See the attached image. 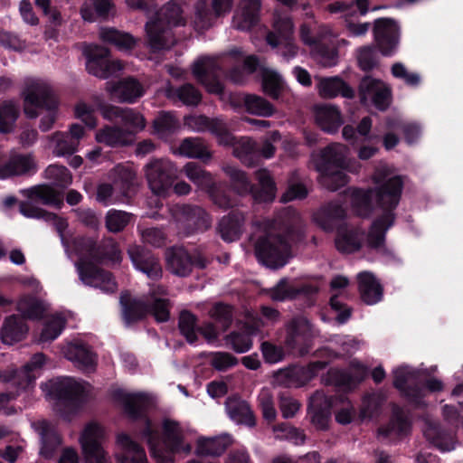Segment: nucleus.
<instances>
[{"label":"nucleus","instance_id":"nucleus-6","mask_svg":"<svg viewBox=\"0 0 463 463\" xmlns=\"http://www.w3.org/2000/svg\"><path fill=\"white\" fill-rule=\"evenodd\" d=\"M185 24L181 5L171 0L156 13L154 20L146 24L147 43L153 52H158L167 47L166 34L172 27Z\"/></svg>","mask_w":463,"mask_h":463},{"label":"nucleus","instance_id":"nucleus-61","mask_svg":"<svg viewBox=\"0 0 463 463\" xmlns=\"http://www.w3.org/2000/svg\"><path fill=\"white\" fill-rule=\"evenodd\" d=\"M393 384L394 386L411 396L409 391L410 387L419 380V372L410 370L406 366H402L393 371Z\"/></svg>","mask_w":463,"mask_h":463},{"label":"nucleus","instance_id":"nucleus-45","mask_svg":"<svg viewBox=\"0 0 463 463\" xmlns=\"http://www.w3.org/2000/svg\"><path fill=\"white\" fill-rule=\"evenodd\" d=\"M39 432L43 443L40 453L45 458H52L61 446V438L54 428L47 421L39 423Z\"/></svg>","mask_w":463,"mask_h":463},{"label":"nucleus","instance_id":"nucleus-32","mask_svg":"<svg viewBox=\"0 0 463 463\" xmlns=\"http://www.w3.org/2000/svg\"><path fill=\"white\" fill-rule=\"evenodd\" d=\"M260 327L259 319H254L250 322L239 321L236 324L235 329L232 331L226 337L227 343L231 347H251V337L256 335Z\"/></svg>","mask_w":463,"mask_h":463},{"label":"nucleus","instance_id":"nucleus-12","mask_svg":"<svg viewBox=\"0 0 463 463\" xmlns=\"http://www.w3.org/2000/svg\"><path fill=\"white\" fill-rule=\"evenodd\" d=\"M83 53L86 57L88 72L100 79H108L123 69L118 61L109 59V50L99 45L87 46Z\"/></svg>","mask_w":463,"mask_h":463},{"label":"nucleus","instance_id":"nucleus-39","mask_svg":"<svg viewBox=\"0 0 463 463\" xmlns=\"http://www.w3.org/2000/svg\"><path fill=\"white\" fill-rule=\"evenodd\" d=\"M16 310L21 314L24 321L41 320L44 317L47 311V306L42 299L33 296L24 295L19 298L16 303Z\"/></svg>","mask_w":463,"mask_h":463},{"label":"nucleus","instance_id":"nucleus-38","mask_svg":"<svg viewBox=\"0 0 463 463\" xmlns=\"http://www.w3.org/2000/svg\"><path fill=\"white\" fill-rule=\"evenodd\" d=\"M317 126L328 134H335L344 124V120L338 108L335 106H320L315 111Z\"/></svg>","mask_w":463,"mask_h":463},{"label":"nucleus","instance_id":"nucleus-51","mask_svg":"<svg viewBox=\"0 0 463 463\" xmlns=\"http://www.w3.org/2000/svg\"><path fill=\"white\" fill-rule=\"evenodd\" d=\"M179 153L189 158H198L203 161L210 160L212 154L201 138L185 137L179 146Z\"/></svg>","mask_w":463,"mask_h":463},{"label":"nucleus","instance_id":"nucleus-5","mask_svg":"<svg viewBox=\"0 0 463 463\" xmlns=\"http://www.w3.org/2000/svg\"><path fill=\"white\" fill-rule=\"evenodd\" d=\"M50 387L60 403H64L67 407V410L57 408V411L67 420H70L71 415L78 412L95 397V392L90 383L72 377L52 380Z\"/></svg>","mask_w":463,"mask_h":463},{"label":"nucleus","instance_id":"nucleus-55","mask_svg":"<svg viewBox=\"0 0 463 463\" xmlns=\"http://www.w3.org/2000/svg\"><path fill=\"white\" fill-rule=\"evenodd\" d=\"M243 104L247 112L260 117H270L276 111L269 101L254 94L246 95L243 99Z\"/></svg>","mask_w":463,"mask_h":463},{"label":"nucleus","instance_id":"nucleus-13","mask_svg":"<svg viewBox=\"0 0 463 463\" xmlns=\"http://www.w3.org/2000/svg\"><path fill=\"white\" fill-rule=\"evenodd\" d=\"M175 216L178 228L184 236L203 232L211 226L210 215L198 205L183 204L178 206Z\"/></svg>","mask_w":463,"mask_h":463},{"label":"nucleus","instance_id":"nucleus-23","mask_svg":"<svg viewBox=\"0 0 463 463\" xmlns=\"http://www.w3.org/2000/svg\"><path fill=\"white\" fill-rule=\"evenodd\" d=\"M189 125L197 131H210L220 145H232L235 136L229 130L225 122L219 118H210L205 115L194 116L189 118Z\"/></svg>","mask_w":463,"mask_h":463},{"label":"nucleus","instance_id":"nucleus-14","mask_svg":"<svg viewBox=\"0 0 463 463\" xmlns=\"http://www.w3.org/2000/svg\"><path fill=\"white\" fill-rule=\"evenodd\" d=\"M221 66L216 60L210 57H202L193 64L192 72L194 78L203 85L211 94L222 95L224 85L220 80Z\"/></svg>","mask_w":463,"mask_h":463},{"label":"nucleus","instance_id":"nucleus-53","mask_svg":"<svg viewBox=\"0 0 463 463\" xmlns=\"http://www.w3.org/2000/svg\"><path fill=\"white\" fill-rule=\"evenodd\" d=\"M19 115V107L14 101L5 100L2 102L0 104V133L13 132Z\"/></svg>","mask_w":463,"mask_h":463},{"label":"nucleus","instance_id":"nucleus-35","mask_svg":"<svg viewBox=\"0 0 463 463\" xmlns=\"http://www.w3.org/2000/svg\"><path fill=\"white\" fill-rule=\"evenodd\" d=\"M346 209L337 202L326 203L315 219L318 225L326 232H332L337 228V222L346 218Z\"/></svg>","mask_w":463,"mask_h":463},{"label":"nucleus","instance_id":"nucleus-8","mask_svg":"<svg viewBox=\"0 0 463 463\" xmlns=\"http://www.w3.org/2000/svg\"><path fill=\"white\" fill-rule=\"evenodd\" d=\"M291 245L285 235L267 234L255 243V255L260 262L272 269L286 265Z\"/></svg>","mask_w":463,"mask_h":463},{"label":"nucleus","instance_id":"nucleus-28","mask_svg":"<svg viewBox=\"0 0 463 463\" xmlns=\"http://www.w3.org/2000/svg\"><path fill=\"white\" fill-rule=\"evenodd\" d=\"M29 331V326L19 315H10L4 319L1 327V340L4 345H12L24 340Z\"/></svg>","mask_w":463,"mask_h":463},{"label":"nucleus","instance_id":"nucleus-57","mask_svg":"<svg viewBox=\"0 0 463 463\" xmlns=\"http://www.w3.org/2000/svg\"><path fill=\"white\" fill-rule=\"evenodd\" d=\"M85 129L82 125L78 123L71 124L69 135L57 144L59 153L61 155H72L77 150L79 141L83 137Z\"/></svg>","mask_w":463,"mask_h":463},{"label":"nucleus","instance_id":"nucleus-46","mask_svg":"<svg viewBox=\"0 0 463 463\" xmlns=\"http://www.w3.org/2000/svg\"><path fill=\"white\" fill-rule=\"evenodd\" d=\"M99 143H103L111 147L126 146L130 141L129 132L117 126H105L96 135Z\"/></svg>","mask_w":463,"mask_h":463},{"label":"nucleus","instance_id":"nucleus-54","mask_svg":"<svg viewBox=\"0 0 463 463\" xmlns=\"http://www.w3.org/2000/svg\"><path fill=\"white\" fill-rule=\"evenodd\" d=\"M100 39L105 43L115 45L119 50H130L136 45V40L130 33L115 28L101 29Z\"/></svg>","mask_w":463,"mask_h":463},{"label":"nucleus","instance_id":"nucleus-15","mask_svg":"<svg viewBox=\"0 0 463 463\" xmlns=\"http://www.w3.org/2000/svg\"><path fill=\"white\" fill-rule=\"evenodd\" d=\"M46 361L47 358L44 354L36 353L20 370L6 369L2 371L1 382L12 383L19 389L26 390L34 383Z\"/></svg>","mask_w":463,"mask_h":463},{"label":"nucleus","instance_id":"nucleus-48","mask_svg":"<svg viewBox=\"0 0 463 463\" xmlns=\"http://www.w3.org/2000/svg\"><path fill=\"white\" fill-rule=\"evenodd\" d=\"M105 438V430L101 425L96 422L88 423L80 438L83 451L101 448Z\"/></svg>","mask_w":463,"mask_h":463},{"label":"nucleus","instance_id":"nucleus-16","mask_svg":"<svg viewBox=\"0 0 463 463\" xmlns=\"http://www.w3.org/2000/svg\"><path fill=\"white\" fill-rule=\"evenodd\" d=\"M146 175L151 191L165 196L172 189L176 177L175 171L169 162L156 160L146 165Z\"/></svg>","mask_w":463,"mask_h":463},{"label":"nucleus","instance_id":"nucleus-1","mask_svg":"<svg viewBox=\"0 0 463 463\" xmlns=\"http://www.w3.org/2000/svg\"><path fill=\"white\" fill-rule=\"evenodd\" d=\"M404 186L401 175L391 176L377 189V207L383 211L372 222L367 235L368 246L371 249H380L385 243L386 232L394 224L398 207Z\"/></svg>","mask_w":463,"mask_h":463},{"label":"nucleus","instance_id":"nucleus-52","mask_svg":"<svg viewBox=\"0 0 463 463\" xmlns=\"http://www.w3.org/2000/svg\"><path fill=\"white\" fill-rule=\"evenodd\" d=\"M198 317L190 310L184 309L179 313L178 329L188 344L194 345L197 341Z\"/></svg>","mask_w":463,"mask_h":463},{"label":"nucleus","instance_id":"nucleus-27","mask_svg":"<svg viewBox=\"0 0 463 463\" xmlns=\"http://www.w3.org/2000/svg\"><path fill=\"white\" fill-rule=\"evenodd\" d=\"M346 147L339 143H333L321 150L317 169L319 173H327L331 169H344Z\"/></svg>","mask_w":463,"mask_h":463},{"label":"nucleus","instance_id":"nucleus-63","mask_svg":"<svg viewBox=\"0 0 463 463\" xmlns=\"http://www.w3.org/2000/svg\"><path fill=\"white\" fill-rule=\"evenodd\" d=\"M211 318L219 323L222 331H227L233 321V308L231 305L218 302L210 309Z\"/></svg>","mask_w":463,"mask_h":463},{"label":"nucleus","instance_id":"nucleus-44","mask_svg":"<svg viewBox=\"0 0 463 463\" xmlns=\"http://www.w3.org/2000/svg\"><path fill=\"white\" fill-rule=\"evenodd\" d=\"M63 355L75 367L84 372H94L98 355L91 349H64Z\"/></svg>","mask_w":463,"mask_h":463},{"label":"nucleus","instance_id":"nucleus-21","mask_svg":"<svg viewBox=\"0 0 463 463\" xmlns=\"http://www.w3.org/2000/svg\"><path fill=\"white\" fill-rule=\"evenodd\" d=\"M365 232L359 227L342 223L335 229V247L342 254L359 251L364 243Z\"/></svg>","mask_w":463,"mask_h":463},{"label":"nucleus","instance_id":"nucleus-42","mask_svg":"<svg viewBox=\"0 0 463 463\" xmlns=\"http://www.w3.org/2000/svg\"><path fill=\"white\" fill-rule=\"evenodd\" d=\"M179 120L171 111L161 110L152 122V133L160 139H167L179 128Z\"/></svg>","mask_w":463,"mask_h":463},{"label":"nucleus","instance_id":"nucleus-9","mask_svg":"<svg viewBox=\"0 0 463 463\" xmlns=\"http://www.w3.org/2000/svg\"><path fill=\"white\" fill-rule=\"evenodd\" d=\"M165 255L166 269L174 275L182 278L189 276L194 268L203 269L209 264V260L201 251L195 250L190 253L183 246L169 247Z\"/></svg>","mask_w":463,"mask_h":463},{"label":"nucleus","instance_id":"nucleus-19","mask_svg":"<svg viewBox=\"0 0 463 463\" xmlns=\"http://www.w3.org/2000/svg\"><path fill=\"white\" fill-rule=\"evenodd\" d=\"M390 177L381 181L375 179L377 184L374 188L350 187L347 193L350 198L352 212L361 218H369L374 210L373 200L377 205V189L380 188Z\"/></svg>","mask_w":463,"mask_h":463},{"label":"nucleus","instance_id":"nucleus-33","mask_svg":"<svg viewBox=\"0 0 463 463\" xmlns=\"http://www.w3.org/2000/svg\"><path fill=\"white\" fill-rule=\"evenodd\" d=\"M244 221V214L240 211H232L223 216L217 228L221 238L227 242L239 240L242 233Z\"/></svg>","mask_w":463,"mask_h":463},{"label":"nucleus","instance_id":"nucleus-40","mask_svg":"<svg viewBox=\"0 0 463 463\" xmlns=\"http://www.w3.org/2000/svg\"><path fill=\"white\" fill-rule=\"evenodd\" d=\"M232 438L228 435H221L213 438H199L196 443L195 451L202 456H220L232 444Z\"/></svg>","mask_w":463,"mask_h":463},{"label":"nucleus","instance_id":"nucleus-4","mask_svg":"<svg viewBox=\"0 0 463 463\" xmlns=\"http://www.w3.org/2000/svg\"><path fill=\"white\" fill-rule=\"evenodd\" d=\"M164 439L160 440L154 431L151 422L145 420L143 436L147 439L152 457L159 463H168L172 460V453L177 451L189 452L191 446L184 442L183 430L177 421L165 420L163 421Z\"/></svg>","mask_w":463,"mask_h":463},{"label":"nucleus","instance_id":"nucleus-43","mask_svg":"<svg viewBox=\"0 0 463 463\" xmlns=\"http://www.w3.org/2000/svg\"><path fill=\"white\" fill-rule=\"evenodd\" d=\"M292 34V21L289 18H279L273 24V31L268 33L266 41L273 48L279 45H289Z\"/></svg>","mask_w":463,"mask_h":463},{"label":"nucleus","instance_id":"nucleus-60","mask_svg":"<svg viewBox=\"0 0 463 463\" xmlns=\"http://www.w3.org/2000/svg\"><path fill=\"white\" fill-rule=\"evenodd\" d=\"M120 122L126 128L124 129L129 132L130 138L146 127V119L143 115L130 108H124Z\"/></svg>","mask_w":463,"mask_h":463},{"label":"nucleus","instance_id":"nucleus-37","mask_svg":"<svg viewBox=\"0 0 463 463\" xmlns=\"http://www.w3.org/2000/svg\"><path fill=\"white\" fill-rule=\"evenodd\" d=\"M317 89L319 95L324 99H333L338 95L347 99L354 97V89L338 76L322 78Z\"/></svg>","mask_w":463,"mask_h":463},{"label":"nucleus","instance_id":"nucleus-7","mask_svg":"<svg viewBox=\"0 0 463 463\" xmlns=\"http://www.w3.org/2000/svg\"><path fill=\"white\" fill-rule=\"evenodd\" d=\"M224 171L234 183V186L239 194H243V195L250 194L253 201L258 203L274 201L277 186L267 169L256 171L255 175L258 184H251L246 173L236 167L227 166Z\"/></svg>","mask_w":463,"mask_h":463},{"label":"nucleus","instance_id":"nucleus-2","mask_svg":"<svg viewBox=\"0 0 463 463\" xmlns=\"http://www.w3.org/2000/svg\"><path fill=\"white\" fill-rule=\"evenodd\" d=\"M22 96L26 118H36L40 115L38 109L46 111L41 118L39 128L43 132L49 131L57 120L59 109V100L52 88L39 80H28L22 90Z\"/></svg>","mask_w":463,"mask_h":463},{"label":"nucleus","instance_id":"nucleus-62","mask_svg":"<svg viewBox=\"0 0 463 463\" xmlns=\"http://www.w3.org/2000/svg\"><path fill=\"white\" fill-rule=\"evenodd\" d=\"M261 86L266 95L278 99L282 90V80L277 72L265 69L262 71Z\"/></svg>","mask_w":463,"mask_h":463},{"label":"nucleus","instance_id":"nucleus-47","mask_svg":"<svg viewBox=\"0 0 463 463\" xmlns=\"http://www.w3.org/2000/svg\"><path fill=\"white\" fill-rule=\"evenodd\" d=\"M423 432L426 439L440 450L449 451L454 449L452 436L441 431L437 422L426 420Z\"/></svg>","mask_w":463,"mask_h":463},{"label":"nucleus","instance_id":"nucleus-26","mask_svg":"<svg viewBox=\"0 0 463 463\" xmlns=\"http://www.w3.org/2000/svg\"><path fill=\"white\" fill-rule=\"evenodd\" d=\"M310 325L304 317H294L286 324L287 347H309Z\"/></svg>","mask_w":463,"mask_h":463},{"label":"nucleus","instance_id":"nucleus-64","mask_svg":"<svg viewBox=\"0 0 463 463\" xmlns=\"http://www.w3.org/2000/svg\"><path fill=\"white\" fill-rule=\"evenodd\" d=\"M321 174V184L329 191L335 192L344 187L348 182V176L343 169H331Z\"/></svg>","mask_w":463,"mask_h":463},{"label":"nucleus","instance_id":"nucleus-20","mask_svg":"<svg viewBox=\"0 0 463 463\" xmlns=\"http://www.w3.org/2000/svg\"><path fill=\"white\" fill-rule=\"evenodd\" d=\"M233 0H199L196 4L194 24L199 30H208L214 20L229 12Z\"/></svg>","mask_w":463,"mask_h":463},{"label":"nucleus","instance_id":"nucleus-10","mask_svg":"<svg viewBox=\"0 0 463 463\" xmlns=\"http://www.w3.org/2000/svg\"><path fill=\"white\" fill-rule=\"evenodd\" d=\"M90 258L80 255L76 268L80 279L83 284L101 289L105 293H114L118 289V283L113 274L98 266Z\"/></svg>","mask_w":463,"mask_h":463},{"label":"nucleus","instance_id":"nucleus-56","mask_svg":"<svg viewBox=\"0 0 463 463\" xmlns=\"http://www.w3.org/2000/svg\"><path fill=\"white\" fill-rule=\"evenodd\" d=\"M148 314L157 323L167 322L170 319L171 301L168 298L156 297V292L151 294V299H146Z\"/></svg>","mask_w":463,"mask_h":463},{"label":"nucleus","instance_id":"nucleus-3","mask_svg":"<svg viewBox=\"0 0 463 463\" xmlns=\"http://www.w3.org/2000/svg\"><path fill=\"white\" fill-rule=\"evenodd\" d=\"M184 171L190 181L207 193L218 208L226 211L239 205L240 196L243 194L238 193L232 180L231 185L224 182H215L210 172L194 162L187 163Z\"/></svg>","mask_w":463,"mask_h":463},{"label":"nucleus","instance_id":"nucleus-25","mask_svg":"<svg viewBox=\"0 0 463 463\" xmlns=\"http://www.w3.org/2000/svg\"><path fill=\"white\" fill-rule=\"evenodd\" d=\"M37 171V165L31 155H14L0 165V179L12 176L32 175Z\"/></svg>","mask_w":463,"mask_h":463},{"label":"nucleus","instance_id":"nucleus-18","mask_svg":"<svg viewBox=\"0 0 463 463\" xmlns=\"http://www.w3.org/2000/svg\"><path fill=\"white\" fill-rule=\"evenodd\" d=\"M105 90L111 100L119 103L134 104L145 94L143 85L131 76L107 81Z\"/></svg>","mask_w":463,"mask_h":463},{"label":"nucleus","instance_id":"nucleus-59","mask_svg":"<svg viewBox=\"0 0 463 463\" xmlns=\"http://www.w3.org/2000/svg\"><path fill=\"white\" fill-rule=\"evenodd\" d=\"M118 396L125 411L132 418L140 416L147 402L146 396L144 394H131L122 392H119Z\"/></svg>","mask_w":463,"mask_h":463},{"label":"nucleus","instance_id":"nucleus-22","mask_svg":"<svg viewBox=\"0 0 463 463\" xmlns=\"http://www.w3.org/2000/svg\"><path fill=\"white\" fill-rule=\"evenodd\" d=\"M128 254L134 267L148 279L156 281L162 278L161 263L152 251L141 246H135L128 250Z\"/></svg>","mask_w":463,"mask_h":463},{"label":"nucleus","instance_id":"nucleus-49","mask_svg":"<svg viewBox=\"0 0 463 463\" xmlns=\"http://www.w3.org/2000/svg\"><path fill=\"white\" fill-rule=\"evenodd\" d=\"M136 174L128 167L118 165L114 168L113 184L122 195L130 197L135 194Z\"/></svg>","mask_w":463,"mask_h":463},{"label":"nucleus","instance_id":"nucleus-31","mask_svg":"<svg viewBox=\"0 0 463 463\" xmlns=\"http://www.w3.org/2000/svg\"><path fill=\"white\" fill-rule=\"evenodd\" d=\"M120 451L116 455L118 463H148L144 449L128 435L121 433L118 436Z\"/></svg>","mask_w":463,"mask_h":463},{"label":"nucleus","instance_id":"nucleus-17","mask_svg":"<svg viewBox=\"0 0 463 463\" xmlns=\"http://www.w3.org/2000/svg\"><path fill=\"white\" fill-rule=\"evenodd\" d=\"M373 38L383 56H392L399 44V28L391 18H378L373 23Z\"/></svg>","mask_w":463,"mask_h":463},{"label":"nucleus","instance_id":"nucleus-36","mask_svg":"<svg viewBox=\"0 0 463 463\" xmlns=\"http://www.w3.org/2000/svg\"><path fill=\"white\" fill-rule=\"evenodd\" d=\"M410 430L411 420L408 414L402 409L395 406L389 423L379 428L378 435L383 438L402 437L407 435Z\"/></svg>","mask_w":463,"mask_h":463},{"label":"nucleus","instance_id":"nucleus-29","mask_svg":"<svg viewBox=\"0 0 463 463\" xmlns=\"http://www.w3.org/2000/svg\"><path fill=\"white\" fill-rule=\"evenodd\" d=\"M358 291L361 300L369 306L375 305L383 298V288L373 273L364 271L358 274Z\"/></svg>","mask_w":463,"mask_h":463},{"label":"nucleus","instance_id":"nucleus-41","mask_svg":"<svg viewBox=\"0 0 463 463\" xmlns=\"http://www.w3.org/2000/svg\"><path fill=\"white\" fill-rule=\"evenodd\" d=\"M165 93L174 102L178 100L185 106L192 107L198 106L203 98L201 91L192 83H184L179 87L170 86Z\"/></svg>","mask_w":463,"mask_h":463},{"label":"nucleus","instance_id":"nucleus-50","mask_svg":"<svg viewBox=\"0 0 463 463\" xmlns=\"http://www.w3.org/2000/svg\"><path fill=\"white\" fill-rule=\"evenodd\" d=\"M29 197L39 200L45 205L54 206L57 209H61L63 205L62 193L46 184L32 187L29 190Z\"/></svg>","mask_w":463,"mask_h":463},{"label":"nucleus","instance_id":"nucleus-58","mask_svg":"<svg viewBox=\"0 0 463 463\" xmlns=\"http://www.w3.org/2000/svg\"><path fill=\"white\" fill-rule=\"evenodd\" d=\"M65 326L66 320L62 317L52 316L43 326L38 339L39 344L51 343L55 340L61 334Z\"/></svg>","mask_w":463,"mask_h":463},{"label":"nucleus","instance_id":"nucleus-11","mask_svg":"<svg viewBox=\"0 0 463 463\" xmlns=\"http://www.w3.org/2000/svg\"><path fill=\"white\" fill-rule=\"evenodd\" d=\"M75 248L80 255H84L99 264L121 260L118 245L111 238L97 242L91 237H80L75 241Z\"/></svg>","mask_w":463,"mask_h":463},{"label":"nucleus","instance_id":"nucleus-30","mask_svg":"<svg viewBox=\"0 0 463 463\" xmlns=\"http://www.w3.org/2000/svg\"><path fill=\"white\" fill-rule=\"evenodd\" d=\"M225 410L229 417L238 424L249 427L256 425V417L250 404L238 395H232L225 401Z\"/></svg>","mask_w":463,"mask_h":463},{"label":"nucleus","instance_id":"nucleus-24","mask_svg":"<svg viewBox=\"0 0 463 463\" xmlns=\"http://www.w3.org/2000/svg\"><path fill=\"white\" fill-rule=\"evenodd\" d=\"M260 0H241L233 17V27L240 31H249L260 21Z\"/></svg>","mask_w":463,"mask_h":463},{"label":"nucleus","instance_id":"nucleus-34","mask_svg":"<svg viewBox=\"0 0 463 463\" xmlns=\"http://www.w3.org/2000/svg\"><path fill=\"white\" fill-rule=\"evenodd\" d=\"M120 304L122 318L128 326L144 320L148 315L146 300L132 298L129 295H122Z\"/></svg>","mask_w":463,"mask_h":463}]
</instances>
